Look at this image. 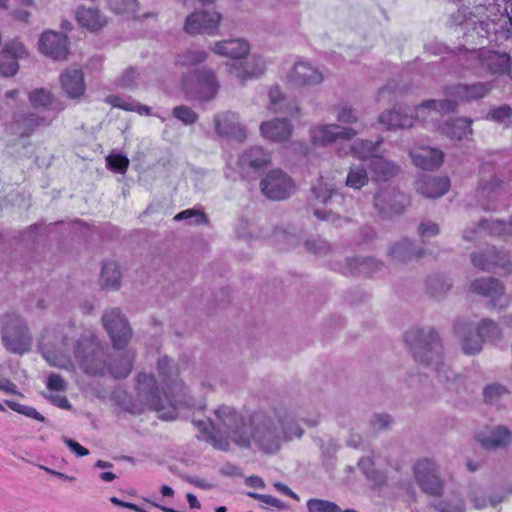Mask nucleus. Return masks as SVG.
Listing matches in <instances>:
<instances>
[{
	"mask_svg": "<svg viewBox=\"0 0 512 512\" xmlns=\"http://www.w3.org/2000/svg\"><path fill=\"white\" fill-rule=\"evenodd\" d=\"M475 440L488 451L506 449L512 444V430L502 424L485 425L475 433Z\"/></svg>",
	"mask_w": 512,
	"mask_h": 512,
	"instance_id": "dca6fc26",
	"label": "nucleus"
},
{
	"mask_svg": "<svg viewBox=\"0 0 512 512\" xmlns=\"http://www.w3.org/2000/svg\"><path fill=\"white\" fill-rule=\"evenodd\" d=\"M25 55L26 49L21 42L12 40L6 43L0 52V74L6 77L15 75L19 69L17 59Z\"/></svg>",
	"mask_w": 512,
	"mask_h": 512,
	"instance_id": "393cba45",
	"label": "nucleus"
},
{
	"mask_svg": "<svg viewBox=\"0 0 512 512\" xmlns=\"http://www.w3.org/2000/svg\"><path fill=\"white\" fill-rule=\"evenodd\" d=\"M260 188L268 199L281 201L292 195L294 183L282 170L274 169L261 180Z\"/></svg>",
	"mask_w": 512,
	"mask_h": 512,
	"instance_id": "f3484780",
	"label": "nucleus"
},
{
	"mask_svg": "<svg viewBox=\"0 0 512 512\" xmlns=\"http://www.w3.org/2000/svg\"><path fill=\"white\" fill-rule=\"evenodd\" d=\"M292 125L286 118H276L271 121L263 122L260 125V131L263 137L273 141H286L292 133Z\"/></svg>",
	"mask_w": 512,
	"mask_h": 512,
	"instance_id": "473e14b6",
	"label": "nucleus"
},
{
	"mask_svg": "<svg viewBox=\"0 0 512 512\" xmlns=\"http://www.w3.org/2000/svg\"><path fill=\"white\" fill-rule=\"evenodd\" d=\"M456 106L457 101L454 99L427 100L413 109L399 104L382 112L379 122L389 130L411 128L415 120L428 125L438 121L443 113L454 111Z\"/></svg>",
	"mask_w": 512,
	"mask_h": 512,
	"instance_id": "423d86ee",
	"label": "nucleus"
},
{
	"mask_svg": "<svg viewBox=\"0 0 512 512\" xmlns=\"http://www.w3.org/2000/svg\"><path fill=\"white\" fill-rule=\"evenodd\" d=\"M207 57V52L203 50L190 49L178 55L176 63L181 66H194L204 62Z\"/></svg>",
	"mask_w": 512,
	"mask_h": 512,
	"instance_id": "603ef678",
	"label": "nucleus"
},
{
	"mask_svg": "<svg viewBox=\"0 0 512 512\" xmlns=\"http://www.w3.org/2000/svg\"><path fill=\"white\" fill-rule=\"evenodd\" d=\"M389 254L396 263H406L422 257L425 251L422 248H416L411 240L404 238L391 247Z\"/></svg>",
	"mask_w": 512,
	"mask_h": 512,
	"instance_id": "4c0bfd02",
	"label": "nucleus"
},
{
	"mask_svg": "<svg viewBox=\"0 0 512 512\" xmlns=\"http://www.w3.org/2000/svg\"><path fill=\"white\" fill-rule=\"evenodd\" d=\"M308 512H344L336 503L319 498H311L306 503Z\"/></svg>",
	"mask_w": 512,
	"mask_h": 512,
	"instance_id": "864d4df0",
	"label": "nucleus"
},
{
	"mask_svg": "<svg viewBox=\"0 0 512 512\" xmlns=\"http://www.w3.org/2000/svg\"><path fill=\"white\" fill-rule=\"evenodd\" d=\"M404 341L415 362L434 371L448 390L460 396L474 393L475 388L471 381L446 366L442 340L433 327L413 326L405 332Z\"/></svg>",
	"mask_w": 512,
	"mask_h": 512,
	"instance_id": "f03ea898",
	"label": "nucleus"
},
{
	"mask_svg": "<svg viewBox=\"0 0 512 512\" xmlns=\"http://www.w3.org/2000/svg\"><path fill=\"white\" fill-rule=\"evenodd\" d=\"M266 70V62L260 55H252L249 59L240 63H233L229 67L231 75L235 76L241 84L247 80L261 77Z\"/></svg>",
	"mask_w": 512,
	"mask_h": 512,
	"instance_id": "b1692460",
	"label": "nucleus"
},
{
	"mask_svg": "<svg viewBox=\"0 0 512 512\" xmlns=\"http://www.w3.org/2000/svg\"><path fill=\"white\" fill-rule=\"evenodd\" d=\"M211 50L217 55L238 60L248 55L250 45L244 39H229L216 42Z\"/></svg>",
	"mask_w": 512,
	"mask_h": 512,
	"instance_id": "2f4dec72",
	"label": "nucleus"
},
{
	"mask_svg": "<svg viewBox=\"0 0 512 512\" xmlns=\"http://www.w3.org/2000/svg\"><path fill=\"white\" fill-rule=\"evenodd\" d=\"M369 182L367 167L363 164L352 165L349 168L346 185L353 189H361Z\"/></svg>",
	"mask_w": 512,
	"mask_h": 512,
	"instance_id": "de8ad7c7",
	"label": "nucleus"
},
{
	"mask_svg": "<svg viewBox=\"0 0 512 512\" xmlns=\"http://www.w3.org/2000/svg\"><path fill=\"white\" fill-rule=\"evenodd\" d=\"M413 475L420 489L427 495L439 497L444 491V480L439 466L429 458L417 460L413 465Z\"/></svg>",
	"mask_w": 512,
	"mask_h": 512,
	"instance_id": "9b49d317",
	"label": "nucleus"
},
{
	"mask_svg": "<svg viewBox=\"0 0 512 512\" xmlns=\"http://www.w3.org/2000/svg\"><path fill=\"white\" fill-rule=\"evenodd\" d=\"M270 160L271 155L268 151L261 146H253L243 152L238 163L243 169L250 168L256 171L266 167Z\"/></svg>",
	"mask_w": 512,
	"mask_h": 512,
	"instance_id": "72a5a7b5",
	"label": "nucleus"
},
{
	"mask_svg": "<svg viewBox=\"0 0 512 512\" xmlns=\"http://www.w3.org/2000/svg\"><path fill=\"white\" fill-rule=\"evenodd\" d=\"M482 394L486 404L499 405L502 399L509 394V390L500 383H490L483 388Z\"/></svg>",
	"mask_w": 512,
	"mask_h": 512,
	"instance_id": "8fccbe9b",
	"label": "nucleus"
},
{
	"mask_svg": "<svg viewBox=\"0 0 512 512\" xmlns=\"http://www.w3.org/2000/svg\"><path fill=\"white\" fill-rule=\"evenodd\" d=\"M220 89L216 74L211 69H198L183 80V91L190 101L208 102L213 100Z\"/></svg>",
	"mask_w": 512,
	"mask_h": 512,
	"instance_id": "6e6552de",
	"label": "nucleus"
},
{
	"mask_svg": "<svg viewBox=\"0 0 512 512\" xmlns=\"http://www.w3.org/2000/svg\"><path fill=\"white\" fill-rule=\"evenodd\" d=\"M336 120L341 124H353L358 122V115L354 108L347 104L339 105L335 108Z\"/></svg>",
	"mask_w": 512,
	"mask_h": 512,
	"instance_id": "052dcab7",
	"label": "nucleus"
},
{
	"mask_svg": "<svg viewBox=\"0 0 512 512\" xmlns=\"http://www.w3.org/2000/svg\"><path fill=\"white\" fill-rule=\"evenodd\" d=\"M434 507L438 512H465V503L461 497L444 499Z\"/></svg>",
	"mask_w": 512,
	"mask_h": 512,
	"instance_id": "bf43d9fd",
	"label": "nucleus"
},
{
	"mask_svg": "<svg viewBox=\"0 0 512 512\" xmlns=\"http://www.w3.org/2000/svg\"><path fill=\"white\" fill-rule=\"evenodd\" d=\"M393 424V418L387 413L375 414L370 419V426L374 432L388 431Z\"/></svg>",
	"mask_w": 512,
	"mask_h": 512,
	"instance_id": "e2e57ef3",
	"label": "nucleus"
},
{
	"mask_svg": "<svg viewBox=\"0 0 512 512\" xmlns=\"http://www.w3.org/2000/svg\"><path fill=\"white\" fill-rule=\"evenodd\" d=\"M137 398L141 405L160 413L165 420L177 418L178 407L185 406L195 409V405L185 399L178 397V394H171L169 391L161 395L156 379L152 374L139 373L137 376Z\"/></svg>",
	"mask_w": 512,
	"mask_h": 512,
	"instance_id": "0eeeda50",
	"label": "nucleus"
},
{
	"mask_svg": "<svg viewBox=\"0 0 512 512\" xmlns=\"http://www.w3.org/2000/svg\"><path fill=\"white\" fill-rule=\"evenodd\" d=\"M483 342L478 336V333H474L473 328L470 324H466L462 328L461 336V349L465 355H476L482 351Z\"/></svg>",
	"mask_w": 512,
	"mask_h": 512,
	"instance_id": "37998d69",
	"label": "nucleus"
},
{
	"mask_svg": "<svg viewBox=\"0 0 512 512\" xmlns=\"http://www.w3.org/2000/svg\"><path fill=\"white\" fill-rule=\"evenodd\" d=\"M102 323L112 340L113 347L116 349L126 347L132 337V329L120 309L105 310Z\"/></svg>",
	"mask_w": 512,
	"mask_h": 512,
	"instance_id": "ddd939ff",
	"label": "nucleus"
},
{
	"mask_svg": "<svg viewBox=\"0 0 512 512\" xmlns=\"http://www.w3.org/2000/svg\"><path fill=\"white\" fill-rule=\"evenodd\" d=\"M61 85L71 99L81 97L85 92L83 73L80 69L66 70L61 76Z\"/></svg>",
	"mask_w": 512,
	"mask_h": 512,
	"instance_id": "c9c22d12",
	"label": "nucleus"
},
{
	"mask_svg": "<svg viewBox=\"0 0 512 512\" xmlns=\"http://www.w3.org/2000/svg\"><path fill=\"white\" fill-rule=\"evenodd\" d=\"M39 50L54 60H64L69 52L68 38L59 32L46 31L40 37Z\"/></svg>",
	"mask_w": 512,
	"mask_h": 512,
	"instance_id": "4be33fe9",
	"label": "nucleus"
},
{
	"mask_svg": "<svg viewBox=\"0 0 512 512\" xmlns=\"http://www.w3.org/2000/svg\"><path fill=\"white\" fill-rule=\"evenodd\" d=\"M222 16L216 11L194 12L186 18L185 31L189 34L216 35Z\"/></svg>",
	"mask_w": 512,
	"mask_h": 512,
	"instance_id": "6ab92c4d",
	"label": "nucleus"
},
{
	"mask_svg": "<svg viewBox=\"0 0 512 512\" xmlns=\"http://www.w3.org/2000/svg\"><path fill=\"white\" fill-rule=\"evenodd\" d=\"M487 233L492 236H498L503 239H507L512 236V216L508 222L501 220H481L475 230H465L463 233V239L471 241L474 239V235L480 233Z\"/></svg>",
	"mask_w": 512,
	"mask_h": 512,
	"instance_id": "a878e982",
	"label": "nucleus"
},
{
	"mask_svg": "<svg viewBox=\"0 0 512 512\" xmlns=\"http://www.w3.org/2000/svg\"><path fill=\"white\" fill-rule=\"evenodd\" d=\"M470 290L477 295L489 298L492 309L503 310L512 303V295L506 296L503 283L493 277H483L472 281Z\"/></svg>",
	"mask_w": 512,
	"mask_h": 512,
	"instance_id": "f8f14e48",
	"label": "nucleus"
},
{
	"mask_svg": "<svg viewBox=\"0 0 512 512\" xmlns=\"http://www.w3.org/2000/svg\"><path fill=\"white\" fill-rule=\"evenodd\" d=\"M76 19L81 27H85L91 32H97L107 24L106 16L98 8L79 7Z\"/></svg>",
	"mask_w": 512,
	"mask_h": 512,
	"instance_id": "e433bc0d",
	"label": "nucleus"
},
{
	"mask_svg": "<svg viewBox=\"0 0 512 512\" xmlns=\"http://www.w3.org/2000/svg\"><path fill=\"white\" fill-rule=\"evenodd\" d=\"M409 156L413 164L423 170L436 169L444 160V153L440 149L425 146L410 149Z\"/></svg>",
	"mask_w": 512,
	"mask_h": 512,
	"instance_id": "cd10ccee",
	"label": "nucleus"
},
{
	"mask_svg": "<svg viewBox=\"0 0 512 512\" xmlns=\"http://www.w3.org/2000/svg\"><path fill=\"white\" fill-rule=\"evenodd\" d=\"M350 273L369 275L370 273L380 269L382 264L374 258L354 257L347 259Z\"/></svg>",
	"mask_w": 512,
	"mask_h": 512,
	"instance_id": "49530a36",
	"label": "nucleus"
},
{
	"mask_svg": "<svg viewBox=\"0 0 512 512\" xmlns=\"http://www.w3.org/2000/svg\"><path fill=\"white\" fill-rule=\"evenodd\" d=\"M480 181L477 189V197L485 210L495 209L494 202L502 196L505 191V183L497 177L495 167L485 162L480 167Z\"/></svg>",
	"mask_w": 512,
	"mask_h": 512,
	"instance_id": "9d476101",
	"label": "nucleus"
},
{
	"mask_svg": "<svg viewBox=\"0 0 512 512\" xmlns=\"http://www.w3.org/2000/svg\"><path fill=\"white\" fill-rule=\"evenodd\" d=\"M157 370L169 393L178 394V397L181 399L192 402L195 405V408H203L202 405L196 404L195 399L189 394V390L186 385L176 377L175 368L172 365V360L170 358L167 356L159 358L157 362Z\"/></svg>",
	"mask_w": 512,
	"mask_h": 512,
	"instance_id": "a211bd4d",
	"label": "nucleus"
},
{
	"mask_svg": "<svg viewBox=\"0 0 512 512\" xmlns=\"http://www.w3.org/2000/svg\"><path fill=\"white\" fill-rule=\"evenodd\" d=\"M472 121L468 118H458L446 121L441 127V132L451 140H463L472 134Z\"/></svg>",
	"mask_w": 512,
	"mask_h": 512,
	"instance_id": "ea45409f",
	"label": "nucleus"
},
{
	"mask_svg": "<svg viewBox=\"0 0 512 512\" xmlns=\"http://www.w3.org/2000/svg\"><path fill=\"white\" fill-rule=\"evenodd\" d=\"M460 5L457 12L450 14L447 24L450 27H460L467 37L484 39L492 33H498L501 16V5L497 0H454Z\"/></svg>",
	"mask_w": 512,
	"mask_h": 512,
	"instance_id": "39448f33",
	"label": "nucleus"
},
{
	"mask_svg": "<svg viewBox=\"0 0 512 512\" xmlns=\"http://www.w3.org/2000/svg\"><path fill=\"white\" fill-rule=\"evenodd\" d=\"M74 327H48L44 330L39 343L41 353L46 361L60 369H73L70 350L83 371L90 375H103L108 371L114 378H126L133 369L134 353L124 352L108 364L105 352L94 337H82L73 340Z\"/></svg>",
	"mask_w": 512,
	"mask_h": 512,
	"instance_id": "f257e3e1",
	"label": "nucleus"
},
{
	"mask_svg": "<svg viewBox=\"0 0 512 512\" xmlns=\"http://www.w3.org/2000/svg\"><path fill=\"white\" fill-rule=\"evenodd\" d=\"M367 167L370 170L371 179L375 182H387L400 170L395 162L379 154L369 160Z\"/></svg>",
	"mask_w": 512,
	"mask_h": 512,
	"instance_id": "c85d7f7f",
	"label": "nucleus"
},
{
	"mask_svg": "<svg viewBox=\"0 0 512 512\" xmlns=\"http://www.w3.org/2000/svg\"><path fill=\"white\" fill-rule=\"evenodd\" d=\"M4 403L13 411L25 415L29 418L38 420L40 422L45 421V417L41 415L35 408L27 405H22L13 400H5Z\"/></svg>",
	"mask_w": 512,
	"mask_h": 512,
	"instance_id": "13d9d810",
	"label": "nucleus"
},
{
	"mask_svg": "<svg viewBox=\"0 0 512 512\" xmlns=\"http://www.w3.org/2000/svg\"><path fill=\"white\" fill-rule=\"evenodd\" d=\"M408 205V197L395 187L382 188L374 196V208L383 217L400 215Z\"/></svg>",
	"mask_w": 512,
	"mask_h": 512,
	"instance_id": "4468645a",
	"label": "nucleus"
},
{
	"mask_svg": "<svg viewBox=\"0 0 512 512\" xmlns=\"http://www.w3.org/2000/svg\"><path fill=\"white\" fill-rule=\"evenodd\" d=\"M107 166L117 173H125L129 166V159L123 155L111 154L106 158Z\"/></svg>",
	"mask_w": 512,
	"mask_h": 512,
	"instance_id": "774afa93",
	"label": "nucleus"
},
{
	"mask_svg": "<svg viewBox=\"0 0 512 512\" xmlns=\"http://www.w3.org/2000/svg\"><path fill=\"white\" fill-rule=\"evenodd\" d=\"M314 442L321 450L322 456L327 459L331 460L334 459L336 456V453L339 449V444L337 441L333 438L323 439L320 437H317L314 439Z\"/></svg>",
	"mask_w": 512,
	"mask_h": 512,
	"instance_id": "4d7b16f0",
	"label": "nucleus"
},
{
	"mask_svg": "<svg viewBox=\"0 0 512 512\" xmlns=\"http://www.w3.org/2000/svg\"><path fill=\"white\" fill-rule=\"evenodd\" d=\"M470 500L476 509H483L488 505L495 507L502 502L503 498L499 495L486 497L480 488H475L470 493Z\"/></svg>",
	"mask_w": 512,
	"mask_h": 512,
	"instance_id": "3c124183",
	"label": "nucleus"
},
{
	"mask_svg": "<svg viewBox=\"0 0 512 512\" xmlns=\"http://www.w3.org/2000/svg\"><path fill=\"white\" fill-rule=\"evenodd\" d=\"M100 281L102 287L105 289H118L121 282V271L119 265L112 261L104 263L101 270Z\"/></svg>",
	"mask_w": 512,
	"mask_h": 512,
	"instance_id": "c03bdc74",
	"label": "nucleus"
},
{
	"mask_svg": "<svg viewBox=\"0 0 512 512\" xmlns=\"http://www.w3.org/2000/svg\"><path fill=\"white\" fill-rule=\"evenodd\" d=\"M49 125V121L36 113H28L20 116L11 124V131L21 137L30 136L38 127Z\"/></svg>",
	"mask_w": 512,
	"mask_h": 512,
	"instance_id": "f704fd0d",
	"label": "nucleus"
},
{
	"mask_svg": "<svg viewBox=\"0 0 512 512\" xmlns=\"http://www.w3.org/2000/svg\"><path fill=\"white\" fill-rule=\"evenodd\" d=\"M311 191L320 203L328 204L337 202L340 203L343 201L342 195L332 189L327 183L319 181L317 184L311 187Z\"/></svg>",
	"mask_w": 512,
	"mask_h": 512,
	"instance_id": "09e8293b",
	"label": "nucleus"
},
{
	"mask_svg": "<svg viewBox=\"0 0 512 512\" xmlns=\"http://www.w3.org/2000/svg\"><path fill=\"white\" fill-rule=\"evenodd\" d=\"M501 16L498 33L502 32L505 37H508L512 32V0H507V6L504 8V12L501 11Z\"/></svg>",
	"mask_w": 512,
	"mask_h": 512,
	"instance_id": "0e129e2a",
	"label": "nucleus"
},
{
	"mask_svg": "<svg viewBox=\"0 0 512 512\" xmlns=\"http://www.w3.org/2000/svg\"><path fill=\"white\" fill-rule=\"evenodd\" d=\"M303 433L294 413L284 406L275 407L269 414H256L249 431L250 441L267 454L276 453L283 442L300 439Z\"/></svg>",
	"mask_w": 512,
	"mask_h": 512,
	"instance_id": "20e7f679",
	"label": "nucleus"
},
{
	"mask_svg": "<svg viewBox=\"0 0 512 512\" xmlns=\"http://www.w3.org/2000/svg\"><path fill=\"white\" fill-rule=\"evenodd\" d=\"M199 431L207 435V440L214 448L227 451L231 442L236 445L250 447V434L244 416L233 406L218 405L213 410V416L205 419H192Z\"/></svg>",
	"mask_w": 512,
	"mask_h": 512,
	"instance_id": "7ed1b4c3",
	"label": "nucleus"
},
{
	"mask_svg": "<svg viewBox=\"0 0 512 512\" xmlns=\"http://www.w3.org/2000/svg\"><path fill=\"white\" fill-rule=\"evenodd\" d=\"M381 143H382V140L377 141V142H372L369 140L357 139L351 145V151L359 159L367 160L369 162V160L372 157H375L376 155H378L377 152H378V148Z\"/></svg>",
	"mask_w": 512,
	"mask_h": 512,
	"instance_id": "a18cd8bd",
	"label": "nucleus"
},
{
	"mask_svg": "<svg viewBox=\"0 0 512 512\" xmlns=\"http://www.w3.org/2000/svg\"><path fill=\"white\" fill-rule=\"evenodd\" d=\"M417 232L422 242L425 243L431 237L440 233V227L437 223L430 220L422 221L418 226Z\"/></svg>",
	"mask_w": 512,
	"mask_h": 512,
	"instance_id": "338daca9",
	"label": "nucleus"
},
{
	"mask_svg": "<svg viewBox=\"0 0 512 512\" xmlns=\"http://www.w3.org/2000/svg\"><path fill=\"white\" fill-rule=\"evenodd\" d=\"M471 262L475 267L483 271H492L500 267L505 274L511 272V261L506 253L499 252L494 248L488 249L485 253H472Z\"/></svg>",
	"mask_w": 512,
	"mask_h": 512,
	"instance_id": "5701e85b",
	"label": "nucleus"
},
{
	"mask_svg": "<svg viewBox=\"0 0 512 512\" xmlns=\"http://www.w3.org/2000/svg\"><path fill=\"white\" fill-rule=\"evenodd\" d=\"M358 467L369 479L373 480L375 483L380 484L385 481V476L373 468V463L370 458L360 459L358 462Z\"/></svg>",
	"mask_w": 512,
	"mask_h": 512,
	"instance_id": "680f3d73",
	"label": "nucleus"
},
{
	"mask_svg": "<svg viewBox=\"0 0 512 512\" xmlns=\"http://www.w3.org/2000/svg\"><path fill=\"white\" fill-rule=\"evenodd\" d=\"M491 89L492 85L490 82H479L470 85L458 84L449 87L447 94L461 101H472L485 97L491 91Z\"/></svg>",
	"mask_w": 512,
	"mask_h": 512,
	"instance_id": "c756f323",
	"label": "nucleus"
},
{
	"mask_svg": "<svg viewBox=\"0 0 512 512\" xmlns=\"http://www.w3.org/2000/svg\"><path fill=\"white\" fill-rule=\"evenodd\" d=\"M172 115L185 125H192L197 122L198 114L189 106L179 105L173 108Z\"/></svg>",
	"mask_w": 512,
	"mask_h": 512,
	"instance_id": "6e6d98bb",
	"label": "nucleus"
},
{
	"mask_svg": "<svg viewBox=\"0 0 512 512\" xmlns=\"http://www.w3.org/2000/svg\"><path fill=\"white\" fill-rule=\"evenodd\" d=\"M478 336L482 342L485 343H497L503 338V332L499 324L490 319H482L476 326Z\"/></svg>",
	"mask_w": 512,
	"mask_h": 512,
	"instance_id": "79ce46f5",
	"label": "nucleus"
},
{
	"mask_svg": "<svg viewBox=\"0 0 512 512\" xmlns=\"http://www.w3.org/2000/svg\"><path fill=\"white\" fill-rule=\"evenodd\" d=\"M290 78L293 83L301 86L317 85L323 81L322 73L308 62H297Z\"/></svg>",
	"mask_w": 512,
	"mask_h": 512,
	"instance_id": "7c9ffc66",
	"label": "nucleus"
},
{
	"mask_svg": "<svg viewBox=\"0 0 512 512\" xmlns=\"http://www.w3.org/2000/svg\"><path fill=\"white\" fill-rule=\"evenodd\" d=\"M28 99L34 109L57 112L63 110L62 104L54 98L49 90L44 88L31 91Z\"/></svg>",
	"mask_w": 512,
	"mask_h": 512,
	"instance_id": "58836bf2",
	"label": "nucleus"
},
{
	"mask_svg": "<svg viewBox=\"0 0 512 512\" xmlns=\"http://www.w3.org/2000/svg\"><path fill=\"white\" fill-rule=\"evenodd\" d=\"M1 340L7 350L23 354L30 350L32 337L24 320L15 312H6L2 318Z\"/></svg>",
	"mask_w": 512,
	"mask_h": 512,
	"instance_id": "1a4fd4ad",
	"label": "nucleus"
},
{
	"mask_svg": "<svg viewBox=\"0 0 512 512\" xmlns=\"http://www.w3.org/2000/svg\"><path fill=\"white\" fill-rule=\"evenodd\" d=\"M111 7L118 14L139 16V2L137 0H114Z\"/></svg>",
	"mask_w": 512,
	"mask_h": 512,
	"instance_id": "5fc2aeb1",
	"label": "nucleus"
},
{
	"mask_svg": "<svg viewBox=\"0 0 512 512\" xmlns=\"http://www.w3.org/2000/svg\"><path fill=\"white\" fill-rule=\"evenodd\" d=\"M470 59L476 60L480 67L493 74H504L510 69V56L506 53L473 49L470 52Z\"/></svg>",
	"mask_w": 512,
	"mask_h": 512,
	"instance_id": "412c9836",
	"label": "nucleus"
},
{
	"mask_svg": "<svg viewBox=\"0 0 512 512\" xmlns=\"http://www.w3.org/2000/svg\"><path fill=\"white\" fill-rule=\"evenodd\" d=\"M215 131L222 137L234 138L243 141L246 138V131L239 122V116L235 112L225 111L217 113L213 117Z\"/></svg>",
	"mask_w": 512,
	"mask_h": 512,
	"instance_id": "aec40b11",
	"label": "nucleus"
},
{
	"mask_svg": "<svg viewBox=\"0 0 512 512\" xmlns=\"http://www.w3.org/2000/svg\"><path fill=\"white\" fill-rule=\"evenodd\" d=\"M452 281L442 274L430 275L426 280L427 293L435 298L442 299L452 288Z\"/></svg>",
	"mask_w": 512,
	"mask_h": 512,
	"instance_id": "a19ab883",
	"label": "nucleus"
},
{
	"mask_svg": "<svg viewBox=\"0 0 512 512\" xmlns=\"http://www.w3.org/2000/svg\"><path fill=\"white\" fill-rule=\"evenodd\" d=\"M307 251L319 256H325L331 250L330 244L323 238H316L305 241Z\"/></svg>",
	"mask_w": 512,
	"mask_h": 512,
	"instance_id": "69168bd1",
	"label": "nucleus"
},
{
	"mask_svg": "<svg viewBox=\"0 0 512 512\" xmlns=\"http://www.w3.org/2000/svg\"><path fill=\"white\" fill-rule=\"evenodd\" d=\"M361 130L344 127L339 124H317L310 129L311 141L314 145L325 147L339 140H351Z\"/></svg>",
	"mask_w": 512,
	"mask_h": 512,
	"instance_id": "2eb2a0df",
	"label": "nucleus"
},
{
	"mask_svg": "<svg viewBox=\"0 0 512 512\" xmlns=\"http://www.w3.org/2000/svg\"><path fill=\"white\" fill-rule=\"evenodd\" d=\"M416 191L430 199L442 197L450 188L448 177L422 175L416 182Z\"/></svg>",
	"mask_w": 512,
	"mask_h": 512,
	"instance_id": "bb28decb",
	"label": "nucleus"
}]
</instances>
